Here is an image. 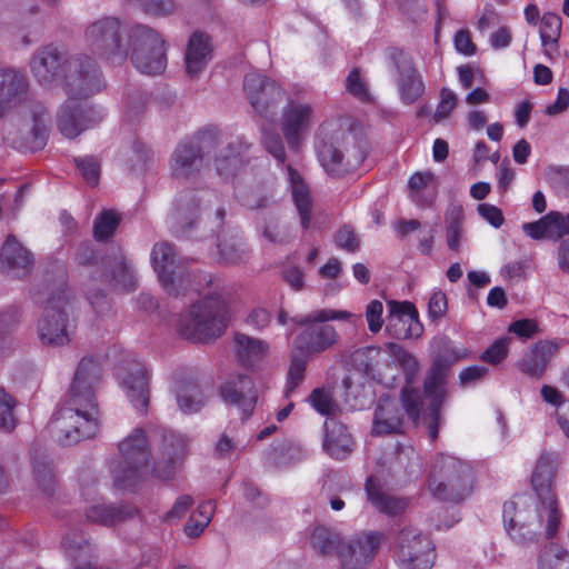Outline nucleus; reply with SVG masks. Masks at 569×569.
I'll return each mask as SVG.
<instances>
[{
	"label": "nucleus",
	"instance_id": "f03ea898",
	"mask_svg": "<svg viewBox=\"0 0 569 569\" xmlns=\"http://www.w3.org/2000/svg\"><path fill=\"white\" fill-rule=\"evenodd\" d=\"M101 372L100 363L94 358L86 357L79 362L66 406L52 425L57 441L63 446L96 436L99 429L96 390Z\"/></svg>",
	"mask_w": 569,
	"mask_h": 569
},
{
	"label": "nucleus",
	"instance_id": "4be33fe9",
	"mask_svg": "<svg viewBox=\"0 0 569 569\" xmlns=\"http://www.w3.org/2000/svg\"><path fill=\"white\" fill-rule=\"evenodd\" d=\"M220 393L222 399L236 406L244 418L252 413L258 399L253 381L246 375L230 378L221 386Z\"/></svg>",
	"mask_w": 569,
	"mask_h": 569
},
{
	"label": "nucleus",
	"instance_id": "c9c22d12",
	"mask_svg": "<svg viewBox=\"0 0 569 569\" xmlns=\"http://www.w3.org/2000/svg\"><path fill=\"white\" fill-rule=\"evenodd\" d=\"M287 172L292 199L299 212L301 226L303 229H307L310 224V210L312 207L309 188L301 176L291 166H287Z\"/></svg>",
	"mask_w": 569,
	"mask_h": 569
},
{
	"label": "nucleus",
	"instance_id": "8fccbe9b",
	"mask_svg": "<svg viewBox=\"0 0 569 569\" xmlns=\"http://www.w3.org/2000/svg\"><path fill=\"white\" fill-rule=\"evenodd\" d=\"M14 401L10 395L0 389V429L11 431L16 427L13 415Z\"/></svg>",
	"mask_w": 569,
	"mask_h": 569
},
{
	"label": "nucleus",
	"instance_id": "6e6552de",
	"mask_svg": "<svg viewBox=\"0 0 569 569\" xmlns=\"http://www.w3.org/2000/svg\"><path fill=\"white\" fill-rule=\"evenodd\" d=\"M471 467L460 459L439 455L435 458L429 480L430 493L439 500L458 501L472 488Z\"/></svg>",
	"mask_w": 569,
	"mask_h": 569
},
{
	"label": "nucleus",
	"instance_id": "49530a36",
	"mask_svg": "<svg viewBox=\"0 0 569 569\" xmlns=\"http://www.w3.org/2000/svg\"><path fill=\"white\" fill-rule=\"evenodd\" d=\"M307 368L306 356L298 357L293 356L288 371V379L286 383L284 395L290 397L292 392L298 388L305 379V372Z\"/></svg>",
	"mask_w": 569,
	"mask_h": 569
},
{
	"label": "nucleus",
	"instance_id": "4d7b16f0",
	"mask_svg": "<svg viewBox=\"0 0 569 569\" xmlns=\"http://www.w3.org/2000/svg\"><path fill=\"white\" fill-rule=\"evenodd\" d=\"M264 149L279 162H284L286 151L281 137L274 131H264L262 136Z\"/></svg>",
	"mask_w": 569,
	"mask_h": 569
},
{
	"label": "nucleus",
	"instance_id": "7ed1b4c3",
	"mask_svg": "<svg viewBox=\"0 0 569 569\" xmlns=\"http://www.w3.org/2000/svg\"><path fill=\"white\" fill-rule=\"evenodd\" d=\"M69 69L70 73L66 82L68 100L58 112L57 126L63 137L73 139L102 120L101 110L81 106L78 100L99 92L103 82L97 67L88 60L74 59L70 61Z\"/></svg>",
	"mask_w": 569,
	"mask_h": 569
},
{
	"label": "nucleus",
	"instance_id": "6e6d98bb",
	"mask_svg": "<svg viewBox=\"0 0 569 569\" xmlns=\"http://www.w3.org/2000/svg\"><path fill=\"white\" fill-rule=\"evenodd\" d=\"M242 160L239 153L219 156L216 159V168L223 179L231 178L241 167Z\"/></svg>",
	"mask_w": 569,
	"mask_h": 569
},
{
	"label": "nucleus",
	"instance_id": "680f3d73",
	"mask_svg": "<svg viewBox=\"0 0 569 569\" xmlns=\"http://www.w3.org/2000/svg\"><path fill=\"white\" fill-rule=\"evenodd\" d=\"M335 242L338 248L348 252H355L359 249V240L355 232L348 227H342L338 230Z\"/></svg>",
	"mask_w": 569,
	"mask_h": 569
},
{
	"label": "nucleus",
	"instance_id": "39448f33",
	"mask_svg": "<svg viewBox=\"0 0 569 569\" xmlns=\"http://www.w3.org/2000/svg\"><path fill=\"white\" fill-rule=\"evenodd\" d=\"M131 38L132 27H124L114 17H103L90 22L83 33L87 49L112 64H121L127 60Z\"/></svg>",
	"mask_w": 569,
	"mask_h": 569
},
{
	"label": "nucleus",
	"instance_id": "f704fd0d",
	"mask_svg": "<svg viewBox=\"0 0 569 569\" xmlns=\"http://www.w3.org/2000/svg\"><path fill=\"white\" fill-rule=\"evenodd\" d=\"M325 450L333 458L341 459L351 451L352 439L347 428L331 419L325 423Z\"/></svg>",
	"mask_w": 569,
	"mask_h": 569
},
{
	"label": "nucleus",
	"instance_id": "423d86ee",
	"mask_svg": "<svg viewBox=\"0 0 569 569\" xmlns=\"http://www.w3.org/2000/svg\"><path fill=\"white\" fill-rule=\"evenodd\" d=\"M355 318L360 317L346 310L332 309H320L291 318L297 326L306 327L295 340L296 349L306 357L326 351L337 342L338 333L332 326L323 323L331 320L350 321Z\"/></svg>",
	"mask_w": 569,
	"mask_h": 569
},
{
	"label": "nucleus",
	"instance_id": "de8ad7c7",
	"mask_svg": "<svg viewBox=\"0 0 569 569\" xmlns=\"http://www.w3.org/2000/svg\"><path fill=\"white\" fill-rule=\"evenodd\" d=\"M111 282L116 288L127 291L132 290L136 287V276L124 259L120 258L116 261Z\"/></svg>",
	"mask_w": 569,
	"mask_h": 569
},
{
	"label": "nucleus",
	"instance_id": "f257e3e1",
	"mask_svg": "<svg viewBox=\"0 0 569 569\" xmlns=\"http://www.w3.org/2000/svg\"><path fill=\"white\" fill-rule=\"evenodd\" d=\"M557 469L558 460L553 455H541L531 477L536 497L521 495L505 503V528L518 545L535 542L542 533L551 538L557 532L561 519L553 491Z\"/></svg>",
	"mask_w": 569,
	"mask_h": 569
},
{
	"label": "nucleus",
	"instance_id": "58836bf2",
	"mask_svg": "<svg viewBox=\"0 0 569 569\" xmlns=\"http://www.w3.org/2000/svg\"><path fill=\"white\" fill-rule=\"evenodd\" d=\"M84 513L89 522L103 526L116 525L124 520L129 515V512L124 511L122 508L100 502L88 506Z\"/></svg>",
	"mask_w": 569,
	"mask_h": 569
},
{
	"label": "nucleus",
	"instance_id": "393cba45",
	"mask_svg": "<svg viewBox=\"0 0 569 569\" xmlns=\"http://www.w3.org/2000/svg\"><path fill=\"white\" fill-rule=\"evenodd\" d=\"M122 388L137 411L146 412L149 405V389L146 367L134 361L122 377Z\"/></svg>",
	"mask_w": 569,
	"mask_h": 569
},
{
	"label": "nucleus",
	"instance_id": "79ce46f5",
	"mask_svg": "<svg viewBox=\"0 0 569 569\" xmlns=\"http://www.w3.org/2000/svg\"><path fill=\"white\" fill-rule=\"evenodd\" d=\"M340 542L339 536L323 526L315 528L310 537L312 548L321 555H328L335 549L337 550Z\"/></svg>",
	"mask_w": 569,
	"mask_h": 569
},
{
	"label": "nucleus",
	"instance_id": "f3484780",
	"mask_svg": "<svg viewBox=\"0 0 569 569\" xmlns=\"http://www.w3.org/2000/svg\"><path fill=\"white\" fill-rule=\"evenodd\" d=\"M243 90L252 108L264 117L273 113L284 97V91L279 84L258 72L246 74Z\"/></svg>",
	"mask_w": 569,
	"mask_h": 569
},
{
	"label": "nucleus",
	"instance_id": "dca6fc26",
	"mask_svg": "<svg viewBox=\"0 0 569 569\" xmlns=\"http://www.w3.org/2000/svg\"><path fill=\"white\" fill-rule=\"evenodd\" d=\"M313 107L303 101L289 99L282 109L280 128L291 150H298L313 124Z\"/></svg>",
	"mask_w": 569,
	"mask_h": 569
},
{
	"label": "nucleus",
	"instance_id": "3c124183",
	"mask_svg": "<svg viewBox=\"0 0 569 569\" xmlns=\"http://www.w3.org/2000/svg\"><path fill=\"white\" fill-rule=\"evenodd\" d=\"M119 224V217L112 211H104L94 222V237L104 240L110 237Z\"/></svg>",
	"mask_w": 569,
	"mask_h": 569
},
{
	"label": "nucleus",
	"instance_id": "c85d7f7f",
	"mask_svg": "<svg viewBox=\"0 0 569 569\" xmlns=\"http://www.w3.org/2000/svg\"><path fill=\"white\" fill-rule=\"evenodd\" d=\"M178 408L186 415L200 411L207 402L201 386L192 379L177 378L172 383Z\"/></svg>",
	"mask_w": 569,
	"mask_h": 569
},
{
	"label": "nucleus",
	"instance_id": "a211bd4d",
	"mask_svg": "<svg viewBox=\"0 0 569 569\" xmlns=\"http://www.w3.org/2000/svg\"><path fill=\"white\" fill-rule=\"evenodd\" d=\"M74 59L88 60L96 67L88 57H74L63 62L58 48L46 46L37 50L31 58L30 70L41 86L51 87L62 74L68 76L70 73L69 63ZM66 80L68 81V77H66Z\"/></svg>",
	"mask_w": 569,
	"mask_h": 569
},
{
	"label": "nucleus",
	"instance_id": "bf43d9fd",
	"mask_svg": "<svg viewBox=\"0 0 569 569\" xmlns=\"http://www.w3.org/2000/svg\"><path fill=\"white\" fill-rule=\"evenodd\" d=\"M509 338L496 340L481 356V359L489 363H498L503 360L508 353Z\"/></svg>",
	"mask_w": 569,
	"mask_h": 569
},
{
	"label": "nucleus",
	"instance_id": "f8f14e48",
	"mask_svg": "<svg viewBox=\"0 0 569 569\" xmlns=\"http://www.w3.org/2000/svg\"><path fill=\"white\" fill-rule=\"evenodd\" d=\"M467 355L468 352L465 348H452L449 356L450 359L438 358L433 361L425 380L423 391L429 400V407L423 418L431 441L438 438L441 422L439 411L447 397L445 385L449 367L453 361L467 358Z\"/></svg>",
	"mask_w": 569,
	"mask_h": 569
},
{
	"label": "nucleus",
	"instance_id": "bb28decb",
	"mask_svg": "<svg viewBox=\"0 0 569 569\" xmlns=\"http://www.w3.org/2000/svg\"><path fill=\"white\" fill-rule=\"evenodd\" d=\"M233 350L238 362L252 369L264 360L270 346L266 340L237 332L233 337Z\"/></svg>",
	"mask_w": 569,
	"mask_h": 569
},
{
	"label": "nucleus",
	"instance_id": "4468645a",
	"mask_svg": "<svg viewBox=\"0 0 569 569\" xmlns=\"http://www.w3.org/2000/svg\"><path fill=\"white\" fill-rule=\"evenodd\" d=\"M355 138L348 134L345 139L346 152L339 148L340 134L323 139L318 146V157L323 169L330 174H343L357 170L367 157V144L363 141L353 142Z\"/></svg>",
	"mask_w": 569,
	"mask_h": 569
},
{
	"label": "nucleus",
	"instance_id": "e433bc0d",
	"mask_svg": "<svg viewBox=\"0 0 569 569\" xmlns=\"http://www.w3.org/2000/svg\"><path fill=\"white\" fill-rule=\"evenodd\" d=\"M561 17L553 12H546L541 18L540 39L543 53L548 59H553L558 53V41L561 34Z\"/></svg>",
	"mask_w": 569,
	"mask_h": 569
},
{
	"label": "nucleus",
	"instance_id": "ddd939ff",
	"mask_svg": "<svg viewBox=\"0 0 569 569\" xmlns=\"http://www.w3.org/2000/svg\"><path fill=\"white\" fill-rule=\"evenodd\" d=\"M130 49L131 61L141 73L159 74L166 69V42L149 27L142 24L132 27Z\"/></svg>",
	"mask_w": 569,
	"mask_h": 569
},
{
	"label": "nucleus",
	"instance_id": "412c9836",
	"mask_svg": "<svg viewBox=\"0 0 569 569\" xmlns=\"http://www.w3.org/2000/svg\"><path fill=\"white\" fill-rule=\"evenodd\" d=\"M393 67L398 73L397 86L400 99L406 104H412L425 93V83L416 69L412 59L401 51L391 54Z\"/></svg>",
	"mask_w": 569,
	"mask_h": 569
},
{
	"label": "nucleus",
	"instance_id": "20e7f679",
	"mask_svg": "<svg viewBox=\"0 0 569 569\" xmlns=\"http://www.w3.org/2000/svg\"><path fill=\"white\" fill-rule=\"evenodd\" d=\"M211 289L181 317L179 332L184 338L207 342L217 339L227 328L230 290L210 278Z\"/></svg>",
	"mask_w": 569,
	"mask_h": 569
},
{
	"label": "nucleus",
	"instance_id": "9d476101",
	"mask_svg": "<svg viewBox=\"0 0 569 569\" xmlns=\"http://www.w3.org/2000/svg\"><path fill=\"white\" fill-rule=\"evenodd\" d=\"M150 260L158 279L170 296H179L188 290H200V280L191 273L186 261L178 259L174 248L167 241L154 243Z\"/></svg>",
	"mask_w": 569,
	"mask_h": 569
},
{
	"label": "nucleus",
	"instance_id": "c756f323",
	"mask_svg": "<svg viewBox=\"0 0 569 569\" xmlns=\"http://www.w3.org/2000/svg\"><path fill=\"white\" fill-rule=\"evenodd\" d=\"M558 348V343L555 341L541 340L537 342L521 360V371L531 377L540 378Z\"/></svg>",
	"mask_w": 569,
	"mask_h": 569
},
{
	"label": "nucleus",
	"instance_id": "473e14b6",
	"mask_svg": "<svg viewBox=\"0 0 569 569\" xmlns=\"http://www.w3.org/2000/svg\"><path fill=\"white\" fill-rule=\"evenodd\" d=\"M187 452V441L182 436L171 433L164 438L163 458L154 469L156 476L161 480H169L176 473V465Z\"/></svg>",
	"mask_w": 569,
	"mask_h": 569
},
{
	"label": "nucleus",
	"instance_id": "2eb2a0df",
	"mask_svg": "<svg viewBox=\"0 0 569 569\" xmlns=\"http://www.w3.org/2000/svg\"><path fill=\"white\" fill-rule=\"evenodd\" d=\"M396 557L402 569H431L436 558L435 546L428 536L406 527L398 536Z\"/></svg>",
	"mask_w": 569,
	"mask_h": 569
},
{
	"label": "nucleus",
	"instance_id": "72a5a7b5",
	"mask_svg": "<svg viewBox=\"0 0 569 569\" xmlns=\"http://www.w3.org/2000/svg\"><path fill=\"white\" fill-rule=\"evenodd\" d=\"M438 179L431 171L413 173L409 179L410 198L420 206H431L438 192Z\"/></svg>",
	"mask_w": 569,
	"mask_h": 569
},
{
	"label": "nucleus",
	"instance_id": "1a4fd4ad",
	"mask_svg": "<svg viewBox=\"0 0 569 569\" xmlns=\"http://www.w3.org/2000/svg\"><path fill=\"white\" fill-rule=\"evenodd\" d=\"M120 457L112 466L114 486L134 488L148 473L149 446L142 429H134L118 445Z\"/></svg>",
	"mask_w": 569,
	"mask_h": 569
},
{
	"label": "nucleus",
	"instance_id": "13d9d810",
	"mask_svg": "<svg viewBox=\"0 0 569 569\" xmlns=\"http://www.w3.org/2000/svg\"><path fill=\"white\" fill-rule=\"evenodd\" d=\"M142 9L153 16L171 14L176 10L173 0H137Z\"/></svg>",
	"mask_w": 569,
	"mask_h": 569
},
{
	"label": "nucleus",
	"instance_id": "7c9ffc66",
	"mask_svg": "<svg viewBox=\"0 0 569 569\" xmlns=\"http://www.w3.org/2000/svg\"><path fill=\"white\" fill-rule=\"evenodd\" d=\"M1 263L13 276L22 277L31 269L33 257L13 236H9L2 248Z\"/></svg>",
	"mask_w": 569,
	"mask_h": 569
},
{
	"label": "nucleus",
	"instance_id": "a878e982",
	"mask_svg": "<svg viewBox=\"0 0 569 569\" xmlns=\"http://www.w3.org/2000/svg\"><path fill=\"white\" fill-rule=\"evenodd\" d=\"M212 53L213 47L211 38L200 31L192 33L188 41L184 54L186 70L188 74L191 77L199 76L211 61Z\"/></svg>",
	"mask_w": 569,
	"mask_h": 569
},
{
	"label": "nucleus",
	"instance_id": "6ab92c4d",
	"mask_svg": "<svg viewBox=\"0 0 569 569\" xmlns=\"http://www.w3.org/2000/svg\"><path fill=\"white\" fill-rule=\"evenodd\" d=\"M383 540L382 533L369 532L342 540L337 555L345 569H363L379 550Z\"/></svg>",
	"mask_w": 569,
	"mask_h": 569
},
{
	"label": "nucleus",
	"instance_id": "37998d69",
	"mask_svg": "<svg viewBox=\"0 0 569 569\" xmlns=\"http://www.w3.org/2000/svg\"><path fill=\"white\" fill-rule=\"evenodd\" d=\"M33 479L37 489L46 496H52L56 489V479L52 468L47 461L33 462Z\"/></svg>",
	"mask_w": 569,
	"mask_h": 569
},
{
	"label": "nucleus",
	"instance_id": "9b49d317",
	"mask_svg": "<svg viewBox=\"0 0 569 569\" xmlns=\"http://www.w3.org/2000/svg\"><path fill=\"white\" fill-rule=\"evenodd\" d=\"M400 400L402 410L396 399L390 397L379 399L373 416L372 435L383 436L402 432L403 412L415 423L418 422L422 408L420 392L407 385L401 389Z\"/></svg>",
	"mask_w": 569,
	"mask_h": 569
},
{
	"label": "nucleus",
	"instance_id": "ea45409f",
	"mask_svg": "<svg viewBox=\"0 0 569 569\" xmlns=\"http://www.w3.org/2000/svg\"><path fill=\"white\" fill-rule=\"evenodd\" d=\"M216 508L212 500L204 501L193 511L184 526V532L190 538L199 537L211 521Z\"/></svg>",
	"mask_w": 569,
	"mask_h": 569
},
{
	"label": "nucleus",
	"instance_id": "b1692460",
	"mask_svg": "<svg viewBox=\"0 0 569 569\" xmlns=\"http://www.w3.org/2000/svg\"><path fill=\"white\" fill-rule=\"evenodd\" d=\"M523 232L536 240L542 238L560 240L569 236V212L563 214L559 211H550L538 221L528 222L522 226Z\"/></svg>",
	"mask_w": 569,
	"mask_h": 569
},
{
	"label": "nucleus",
	"instance_id": "5fc2aeb1",
	"mask_svg": "<svg viewBox=\"0 0 569 569\" xmlns=\"http://www.w3.org/2000/svg\"><path fill=\"white\" fill-rule=\"evenodd\" d=\"M456 106L457 96L453 93V91L443 88L440 92V102L438 103L433 113V120L436 122H441L442 120L447 119Z\"/></svg>",
	"mask_w": 569,
	"mask_h": 569
},
{
	"label": "nucleus",
	"instance_id": "0e129e2a",
	"mask_svg": "<svg viewBox=\"0 0 569 569\" xmlns=\"http://www.w3.org/2000/svg\"><path fill=\"white\" fill-rule=\"evenodd\" d=\"M76 164L82 177L91 184H96L99 178V164L93 158H79Z\"/></svg>",
	"mask_w": 569,
	"mask_h": 569
},
{
	"label": "nucleus",
	"instance_id": "864d4df0",
	"mask_svg": "<svg viewBox=\"0 0 569 569\" xmlns=\"http://www.w3.org/2000/svg\"><path fill=\"white\" fill-rule=\"evenodd\" d=\"M448 300L445 292L438 290L432 292L428 301V317L432 322L438 323L447 313Z\"/></svg>",
	"mask_w": 569,
	"mask_h": 569
},
{
	"label": "nucleus",
	"instance_id": "774afa93",
	"mask_svg": "<svg viewBox=\"0 0 569 569\" xmlns=\"http://www.w3.org/2000/svg\"><path fill=\"white\" fill-rule=\"evenodd\" d=\"M456 50L465 56H472L476 53V44L471 40L470 32L468 30H459L453 38Z\"/></svg>",
	"mask_w": 569,
	"mask_h": 569
},
{
	"label": "nucleus",
	"instance_id": "2f4dec72",
	"mask_svg": "<svg viewBox=\"0 0 569 569\" xmlns=\"http://www.w3.org/2000/svg\"><path fill=\"white\" fill-rule=\"evenodd\" d=\"M366 492L368 500L373 505V507L378 511L388 516H398L408 507L407 499L383 492L379 482L373 477H370L367 480Z\"/></svg>",
	"mask_w": 569,
	"mask_h": 569
},
{
	"label": "nucleus",
	"instance_id": "69168bd1",
	"mask_svg": "<svg viewBox=\"0 0 569 569\" xmlns=\"http://www.w3.org/2000/svg\"><path fill=\"white\" fill-rule=\"evenodd\" d=\"M509 331L520 338L529 339L538 332V325L535 320L521 319L512 322L509 326Z\"/></svg>",
	"mask_w": 569,
	"mask_h": 569
},
{
	"label": "nucleus",
	"instance_id": "cd10ccee",
	"mask_svg": "<svg viewBox=\"0 0 569 569\" xmlns=\"http://www.w3.org/2000/svg\"><path fill=\"white\" fill-rule=\"evenodd\" d=\"M202 162L198 146L192 142L180 143L171 157V173L177 179L190 178L200 171Z\"/></svg>",
	"mask_w": 569,
	"mask_h": 569
},
{
	"label": "nucleus",
	"instance_id": "603ef678",
	"mask_svg": "<svg viewBox=\"0 0 569 569\" xmlns=\"http://www.w3.org/2000/svg\"><path fill=\"white\" fill-rule=\"evenodd\" d=\"M383 305L380 300H371L365 311L368 329L372 335H377L383 327Z\"/></svg>",
	"mask_w": 569,
	"mask_h": 569
},
{
	"label": "nucleus",
	"instance_id": "aec40b11",
	"mask_svg": "<svg viewBox=\"0 0 569 569\" xmlns=\"http://www.w3.org/2000/svg\"><path fill=\"white\" fill-rule=\"evenodd\" d=\"M386 332L395 339H416L423 332L417 308L409 301H388Z\"/></svg>",
	"mask_w": 569,
	"mask_h": 569
},
{
	"label": "nucleus",
	"instance_id": "4c0bfd02",
	"mask_svg": "<svg viewBox=\"0 0 569 569\" xmlns=\"http://www.w3.org/2000/svg\"><path fill=\"white\" fill-rule=\"evenodd\" d=\"M219 257L224 263H238L246 256V246L240 234L234 230L223 231L218 237Z\"/></svg>",
	"mask_w": 569,
	"mask_h": 569
},
{
	"label": "nucleus",
	"instance_id": "338daca9",
	"mask_svg": "<svg viewBox=\"0 0 569 569\" xmlns=\"http://www.w3.org/2000/svg\"><path fill=\"white\" fill-rule=\"evenodd\" d=\"M550 181L559 193H569V167H558L551 170Z\"/></svg>",
	"mask_w": 569,
	"mask_h": 569
},
{
	"label": "nucleus",
	"instance_id": "c03bdc74",
	"mask_svg": "<svg viewBox=\"0 0 569 569\" xmlns=\"http://www.w3.org/2000/svg\"><path fill=\"white\" fill-rule=\"evenodd\" d=\"M32 141L30 143L31 149L42 148L46 143L47 133H48V124L50 122V117L47 110L42 106H37L33 110L32 114Z\"/></svg>",
	"mask_w": 569,
	"mask_h": 569
},
{
	"label": "nucleus",
	"instance_id": "e2e57ef3",
	"mask_svg": "<svg viewBox=\"0 0 569 569\" xmlns=\"http://www.w3.org/2000/svg\"><path fill=\"white\" fill-rule=\"evenodd\" d=\"M479 216L485 219L493 228H500L503 224L505 218L502 211L491 203H480L477 207Z\"/></svg>",
	"mask_w": 569,
	"mask_h": 569
},
{
	"label": "nucleus",
	"instance_id": "5701e85b",
	"mask_svg": "<svg viewBox=\"0 0 569 569\" xmlns=\"http://www.w3.org/2000/svg\"><path fill=\"white\" fill-rule=\"evenodd\" d=\"M28 88V80L21 71L0 69V118L24 100Z\"/></svg>",
	"mask_w": 569,
	"mask_h": 569
},
{
	"label": "nucleus",
	"instance_id": "0eeeda50",
	"mask_svg": "<svg viewBox=\"0 0 569 569\" xmlns=\"http://www.w3.org/2000/svg\"><path fill=\"white\" fill-rule=\"evenodd\" d=\"M73 296L64 284L48 299L43 315L38 322V337L47 347H63L71 341Z\"/></svg>",
	"mask_w": 569,
	"mask_h": 569
},
{
	"label": "nucleus",
	"instance_id": "a18cd8bd",
	"mask_svg": "<svg viewBox=\"0 0 569 569\" xmlns=\"http://www.w3.org/2000/svg\"><path fill=\"white\" fill-rule=\"evenodd\" d=\"M61 545L66 555L73 560L87 559L91 555L90 545L81 536L66 535Z\"/></svg>",
	"mask_w": 569,
	"mask_h": 569
},
{
	"label": "nucleus",
	"instance_id": "a19ab883",
	"mask_svg": "<svg viewBox=\"0 0 569 569\" xmlns=\"http://www.w3.org/2000/svg\"><path fill=\"white\" fill-rule=\"evenodd\" d=\"M538 569H569V553L557 545H550L539 555Z\"/></svg>",
	"mask_w": 569,
	"mask_h": 569
},
{
	"label": "nucleus",
	"instance_id": "052dcab7",
	"mask_svg": "<svg viewBox=\"0 0 569 569\" xmlns=\"http://www.w3.org/2000/svg\"><path fill=\"white\" fill-rule=\"evenodd\" d=\"M347 91L360 100H369L370 94L358 70H352L346 80Z\"/></svg>",
	"mask_w": 569,
	"mask_h": 569
},
{
	"label": "nucleus",
	"instance_id": "09e8293b",
	"mask_svg": "<svg viewBox=\"0 0 569 569\" xmlns=\"http://www.w3.org/2000/svg\"><path fill=\"white\" fill-rule=\"evenodd\" d=\"M308 401L315 410L325 416L333 415L337 409L331 392L325 388L315 389Z\"/></svg>",
	"mask_w": 569,
	"mask_h": 569
}]
</instances>
